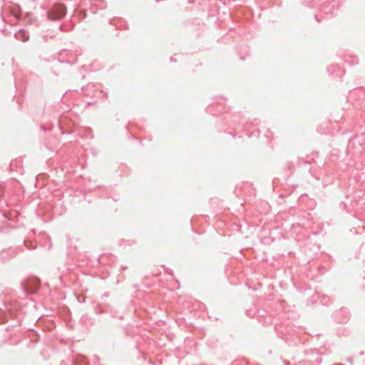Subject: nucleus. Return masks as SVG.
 I'll list each match as a JSON object with an SVG mask.
<instances>
[{
	"mask_svg": "<svg viewBox=\"0 0 365 365\" xmlns=\"http://www.w3.org/2000/svg\"><path fill=\"white\" fill-rule=\"evenodd\" d=\"M66 14V8L62 4L56 5L48 13V18L51 19H58L62 18Z\"/></svg>",
	"mask_w": 365,
	"mask_h": 365,
	"instance_id": "obj_1",
	"label": "nucleus"
},
{
	"mask_svg": "<svg viewBox=\"0 0 365 365\" xmlns=\"http://www.w3.org/2000/svg\"><path fill=\"white\" fill-rule=\"evenodd\" d=\"M16 38L19 40H21L22 41H26L29 40V36L27 32L24 30H21L16 33Z\"/></svg>",
	"mask_w": 365,
	"mask_h": 365,
	"instance_id": "obj_2",
	"label": "nucleus"
}]
</instances>
